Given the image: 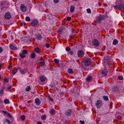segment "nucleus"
<instances>
[{
	"mask_svg": "<svg viewBox=\"0 0 124 124\" xmlns=\"http://www.w3.org/2000/svg\"><path fill=\"white\" fill-rule=\"evenodd\" d=\"M2 89L1 90H4L5 89V85H3L1 87Z\"/></svg>",
	"mask_w": 124,
	"mask_h": 124,
	"instance_id": "52",
	"label": "nucleus"
},
{
	"mask_svg": "<svg viewBox=\"0 0 124 124\" xmlns=\"http://www.w3.org/2000/svg\"><path fill=\"white\" fill-rule=\"evenodd\" d=\"M39 63L40 66L41 67H43L45 64V61L44 59L41 58L39 61Z\"/></svg>",
	"mask_w": 124,
	"mask_h": 124,
	"instance_id": "8",
	"label": "nucleus"
},
{
	"mask_svg": "<svg viewBox=\"0 0 124 124\" xmlns=\"http://www.w3.org/2000/svg\"><path fill=\"white\" fill-rule=\"evenodd\" d=\"M54 62L57 64H58L59 63V60L58 59H54Z\"/></svg>",
	"mask_w": 124,
	"mask_h": 124,
	"instance_id": "35",
	"label": "nucleus"
},
{
	"mask_svg": "<svg viewBox=\"0 0 124 124\" xmlns=\"http://www.w3.org/2000/svg\"><path fill=\"white\" fill-rule=\"evenodd\" d=\"M103 98L105 101H107L108 100V97L107 96H103Z\"/></svg>",
	"mask_w": 124,
	"mask_h": 124,
	"instance_id": "29",
	"label": "nucleus"
},
{
	"mask_svg": "<svg viewBox=\"0 0 124 124\" xmlns=\"http://www.w3.org/2000/svg\"><path fill=\"white\" fill-rule=\"evenodd\" d=\"M2 65V63H1L0 64V70L1 69V67Z\"/></svg>",
	"mask_w": 124,
	"mask_h": 124,
	"instance_id": "58",
	"label": "nucleus"
},
{
	"mask_svg": "<svg viewBox=\"0 0 124 124\" xmlns=\"http://www.w3.org/2000/svg\"><path fill=\"white\" fill-rule=\"evenodd\" d=\"M70 48L69 47H67L66 48V51H70Z\"/></svg>",
	"mask_w": 124,
	"mask_h": 124,
	"instance_id": "43",
	"label": "nucleus"
},
{
	"mask_svg": "<svg viewBox=\"0 0 124 124\" xmlns=\"http://www.w3.org/2000/svg\"><path fill=\"white\" fill-rule=\"evenodd\" d=\"M38 21L36 19H34L32 20L31 22V25L35 27H36L38 24Z\"/></svg>",
	"mask_w": 124,
	"mask_h": 124,
	"instance_id": "2",
	"label": "nucleus"
},
{
	"mask_svg": "<svg viewBox=\"0 0 124 124\" xmlns=\"http://www.w3.org/2000/svg\"><path fill=\"white\" fill-rule=\"evenodd\" d=\"M22 53L24 54H25L27 53V52L26 50L24 49L22 51Z\"/></svg>",
	"mask_w": 124,
	"mask_h": 124,
	"instance_id": "33",
	"label": "nucleus"
},
{
	"mask_svg": "<svg viewBox=\"0 0 124 124\" xmlns=\"http://www.w3.org/2000/svg\"><path fill=\"white\" fill-rule=\"evenodd\" d=\"M18 70V68L17 69L14 70L12 72V74L13 75L15 74L17 72Z\"/></svg>",
	"mask_w": 124,
	"mask_h": 124,
	"instance_id": "28",
	"label": "nucleus"
},
{
	"mask_svg": "<svg viewBox=\"0 0 124 124\" xmlns=\"http://www.w3.org/2000/svg\"><path fill=\"white\" fill-rule=\"evenodd\" d=\"M41 119L43 120H45L46 119V117L45 115H42L41 117Z\"/></svg>",
	"mask_w": 124,
	"mask_h": 124,
	"instance_id": "30",
	"label": "nucleus"
},
{
	"mask_svg": "<svg viewBox=\"0 0 124 124\" xmlns=\"http://www.w3.org/2000/svg\"><path fill=\"white\" fill-rule=\"evenodd\" d=\"M20 56L21 58H24L25 57V55L23 54V53H22L20 54Z\"/></svg>",
	"mask_w": 124,
	"mask_h": 124,
	"instance_id": "36",
	"label": "nucleus"
},
{
	"mask_svg": "<svg viewBox=\"0 0 124 124\" xmlns=\"http://www.w3.org/2000/svg\"><path fill=\"white\" fill-rule=\"evenodd\" d=\"M70 62L72 63H74L75 62V61L74 60H72L70 61Z\"/></svg>",
	"mask_w": 124,
	"mask_h": 124,
	"instance_id": "57",
	"label": "nucleus"
},
{
	"mask_svg": "<svg viewBox=\"0 0 124 124\" xmlns=\"http://www.w3.org/2000/svg\"><path fill=\"white\" fill-rule=\"evenodd\" d=\"M91 60L89 58H86L85 60V64L87 66H89L91 62Z\"/></svg>",
	"mask_w": 124,
	"mask_h": 124,
	"instance_id": "6",
	"label": "nucleus"
},
{
	"mask_svg": "<svg viewBox=\"0 0 124 124\" xmlns=\"http://www.w3.org/2000/svg\"><path fill=\"white\" fill-rule=\"evenodd\" d=\"M117 118L120 120H121L122 119V117L120 115L118 116L117 117Z\"/></svg>",
	"mask_w": 124,
	"mask_h": 124,
	"instance_id": "45",
	"label": "nucleus"
},
{
	"mask_svg": "<svg viewBox=\"0 0 124 124\" xmlns=\"http://www.w3.org/2000/svg\"><path fill=\"white\" fill-rule=\"evenodd\" d=\"M117 1L116 2V5L115 6H113V7L115 8L116 7H118V6L120 5L121 4V1H120V0H116Z\"/></svg>",
	"mask_w": 124,
	"mask_h": 124,
	"instance_id": "9",
	"label": "nucleus"
},
{
	"mask_svg": "<svg viewBox=\"0 0 124 124\" xmlns=\"http://www.w3.org/2000/svg\"><path fill=\"white\" fill-rule=\"evenodd\" d=\"M79 123L80 124H85V122L84 121L80 120Z\"/></svg>",
	"mask_w": 124,
	"mask_h": 124,
	"instance_id": "41",
	"label": "nucleus"
},
{
	"mask_svg": "<svg viewBox=\"0 0 124 124\" xmlns=\"http://www.w3.org/2000/svg\"><path fill=\"white\" fill-rule=\"evenodd\" d=\"M87 12L88 13H91V11L90 8H88L86 9Z\"/></svg>",
	"mask_w": 124,
	"mask_h": 124,
	"instance_id": "40",
	"label": "nucleus"
},
{
	"mask_svg": "<svg viewBox=\"0 0 124 124\" xmlns=\"http://www.w3.org/2000/svg\"><path fill=\"white\" fill-rule=\"evenodd\" d=\"M48 99L49 100V101H52L53 100V98L50 96H49L48 98Z\"/></svg>",
	"mask_w": 124,
	"mask_h": 124,
	"instance_id": "47",
	"label": "nucleus"
},
{
	"mask_svg": "<svg viewBox=\"0 0 124 124\" xmlns=\"http://www.w3.org/2000/svg\"><path fill=\"white\" fill-rule=\"evenodd\" d=\"M100 43L98 40L96 39H94L93 40L92 44L94 46L98 47L99 46Z\"/></svg>",
	"mask_w": 124,
	"mask_h": 124,
	"instance_id": "1",
	"label": "nucleus"
},
{
	"mask_svg": "<svg viewBox=\"0 0 124 124\" xmlns=\"http://www.w3.org/2000/svg\"><path fill=\"white\" fill-rule=\"evenodd\" d=\"M73 114V111L71 109H69L65 113V114L67 116H70Z\"/></svg>",
	"mask_w": 124,
	"mask_h": 124,
	"instance_id": "4",
	"label": "nucleus"
},
{
	"mask_svg": "<svg viewBox=\"0 0 124 124\" xmlns=\"http://www.w3.org/2000/svg\"><path fill=\"white\" fill-rule=\"evenodd\" d=\"M73 36L72 35H70V38L71 39H72L73 38Z\"/></svg>",
	"mask_w": 124,
	"mask_h": 124,
	"instance_id": "56",
	"label": "nucleus"
},
{
	"mask_svg": "<svg viewBox=\"0 0 124 124\" xmlns=\"http://www.w3.org/2000/svg\"><path fill=\"white\" fill-rule=\"evenodd\" d=\"M6 121L9 124H11V123L10 122V121L9 120H8L7 119H6Z\"/></svg>",
	"mask_w": 124,
	"mask_h": 124,
	"instance_id": "42",
	"label": "nucleus"
},
{
	"mask_svg": "<svg viewBox=\"0 0 124 124\" xmlns=\"http://www.w3.org/2000/svg\"><path fill=\"white\" fill-rule=\"evenodd\" d=\"M11 88V86H10L9 87L7 88L6 91H8Z\"/></svg>",
	"mask_w": 124,
	"mask_h": 124,
	"instance_id": "48",
	"label": "nucleus"
},
{
	"mask_svg": "<svg viewBox=\"0 0 124 124\" xmlns=\"http://www.w3.org/2000/svg\"><path fill=\"white\" fill-rule=\"evenodd\" d=\"M34 50L36 52L38 53H39L41 52L40 49L38 47L35 49Z\"/></svg>",
	"mask_w": 124,
	"mask_h": 124,
	"instance_id": "19",
	"label": "nucleus"
},
{
	"mask_svg": "<svg viewBox=\"0 0 124 124\" xmlns=\"http://www.w3.org/2000/svg\"><path fill=\"white\" fill-rule=\"evenodd\" d=\"M42 38L41 35L40 34H37L36 35L35 38L36 39H37L39 40H40Z\"/></svg>",
	"mask_w": 124,
	"mask_h": 124,
	"instance_id": "15",
	"label": "nucleus"
},
{
	"mask_svg": "<svg viewBox=\"0 0 124 124\" xmlns=\"http://www.w3.org/2000/svg\"><path fill=\"white\" fill-rule=\"evenodd\" d=\"M54 2L55 3H58L59 2V0H53Z\"/></svg>",
	"mask_w": 124,
	"mask_h": 124,
	"instance_id": "50",
	"label": "nucleus"
},
{
	"mask_svg": "<svg viewBox=\"0 0 124 124\" xmlns=\"http://www.w3.org/2000/svg\"><path fill=\"white\" fill-rule=\"evenodd\" d=\"M21 119L23 120H25V116L24 115H22L20 116Z\"/></svg>",
	"mask_w": 124,
	"mask_h": 124,
	"instance_id": "37",
	"label": "nucleus"
},
{
	"mask_svg": "<svg viewBox=\"0 0 124 124\" xmlns=\"http://www.w3.org/2000/svg\"><path fill=\"white\" fill-rule=\"evenodd\" d=\"M10 48L13 50H15L16 49V47H15L14 46L11 44H10L9 46Z\"/></svg>",
	"mask_w": 124,
	"mask_h": 124,
	"instance_id": "20",
	"label": "nucleus"
},
{
	"mask_svg": "<svg viewBox=\"0 0 124 124\" xmlns=\"http://www.w3.org/2000/svg\"><path fill=\"white\" fill-rule=\"evenodd\" d=\"M46 46L47 48H48L50 46L49 44L46 43Z\"/></svg>",
	"mask_w": 124,
	"mask_h": 124,
	"instance_id": "46",
	"label": "nucleus"
},
{
	"mask_svg": "<svg viewBox=\"0 0 124 124\" xmlns=\"http://www.w3.org/2000/svg\"><path fill=\"white\" fill-rule=\"evenodd\" d=\"M102 104V101L100 100L97 101V102L96 103V105L97 108H99Z\"/></svg>",
	"mask_w": 124,
	"mask_h": 124,
	"instance_id": "11",
	"label": "nucleus"
},
{
	"mask_svg": "<svg viewBox=\"0 0 124 124\" xmlns=\"http://www.w3.org/2000/svg\"><path fill=\"white\" fill-rule=\"evenodd\" d=\"M3 49L2 47H0V53H1L3 51Z\"/></svg>",
	"mask_w": 124,
	"mask_h": 124,
	"instance_id": "49",
	"label": "nucleus"
},
{
	"mask_svg": "<svg viewBox=\"0 0 124 124\" xmlns=\"http://www.w3.org/2000/svg\"><path fill=\"white\" fill-rule=\"evenodd\" d=\"M39 78L41 81H44L45 80V77L43 75L40 76Z\"/></svg>",
	"mask_w": 124,
	"mask_h": 124,
	"instance_id": "17",
	"label": "nucleus"
},
{
	"mask_svg": "<svg viewBox=\"0 0 124 124\" xmlns=\"http://www.w3.org/2000/svg\"><path fill=\"white\" fill-rule=\"evenodd\" d=\"M105 16L103 15H100L97 18V20L98 21L100 22L101 20H103L105 18Z\"/></svg>",
	"mask_w": 124,
	"mask_h": 124,
	"instance_id": "7",
	"label": "nucleus"
},
{
	"mask_svg": "<svg viewBox=\"0 0 124 124\" xmlns=\"http://www.w3.org/2000/svg\"><path fill=\"white\" fill-rule=\"evenodd\" d=\"M71 18L70 17H68L67 18V20L68 21H69L70 20Z\"/></svg>",
	"mask_w": 124,
	"mask_h": 124,
	"instance_id": "51",
	"label": "nucleus"
},
{
	"mask_svg": "<svg viewBox=\"0 0 124 124\" xmlns=\"http://www.w3.org/2000/svg\"><path fill=\"white\" fill-rule=\"evenodd\" d=\"M101 74L103 77L107 75L106 72L104 71H102Z\"/></svg>",
	"mask_w": 124,
	"mask_h": 124,
	"instance_id": "27",
	"label": "nucleus"
},
{
	"mask_svg": "<svg viewBox=\"0 0 124 124\" xmlns=\"http://www.w3.org/2000/svg\"><path fill=\"white\" fill-rule=\"evenodd\" d=\"M52 88H55V86H54L53 85H52Z\"/></svg>",
	"mask_w": 124,
	"mask_h": 124,
	"instance_id": "59",
	"label": "nucleus"
},
{
	"mask_svg": "<svg viewBox=\"0 0 124 124\" xmlns=\"http://www.w3.org/2000/svg\"><path fill=\"white\" fill-rule=\"evenodd\" d=\"M2 112L3 113H4V114H6L7 113V112H6V111H3Z\"/></svg>",
	"mask_w": 124,
	"mask_h": 124,
	"instance_id": "55",
	"label": "nucleus"
},
{
	"mask_svg": "<svg viewBox=\"0 0 124 124\" xmlns=\"http://www.w3.org/2000/svg\"><path fill=\"white\" fill-rule=\"evenodd\" d=\"M31 58H34L35 57V54L34 53H31Z\"/></svg>",
	"mask_w": 124,
	"mask_h": 124,
	"instance_id": "34",
	"label": "nucleus"
},
{
	"mask_svg": "<svg viewBox=\"0 0 124 124\" xmlns=\"http://www.w3.org/2000/svg\"><path fill=\"white\" fill-rule=\"evenodd\" d=\"M18 69L21 72V73L23 74H25L27 71V70L25 69H24L23 70H22L19 67H18Z\"/></svg>",
	"mask_w": 124,
	"mask_h": 124,
	"instance_id": "14",
	"label": "nucleus"
},
{
	"mask_svg": "<svg viewBox=\"0 0 124 124\" xmlns=\"http://www.w3.org/2000/svg\"><path fill=\"white\" fill-rule=\"evenodd\" d=\"M4 93V90H1L0 91V95L2 96Z\"/></svg>",
	"mask_w": 124,
	"mask_h": 124,
	"instance_id": "38",
	"label": "nucleus"
},
{
	"mask_svg": "<svg viewBox=\"0 0 124 124\" xmlns=\"http://www.w3.org/2000/svg\"><path fill=\"white\" fill-rule=\"evenodd\" d=\"M5 17L7 20H9L11 18L10 14L9 12H8L5 14Z\"/></svg>",
	"mask_w": 124,
	"mask_h": 124,
	"instance_id": "5",
	"label": "nucleus"
},
{
	"mask_svg": "<svg viewBox=\"0 0 124 124\" xmlns=\"http://www.w3.org/2000/svg\"><path fill=\"white\" fill-rule=\"evenodd\" d=\"M35 103L37 105H40L41 103V101L38 98H36L35 99Z\"/></svg>",
	"mask_w": 124,
	"mask_h": 124,
	"instance_id": "10",
	"label": "nucleus"
},
{
	"mask_svg": "<svg viewBox=\"0 0 124 124\" xmlns=\"http://www.w3.org/2000/svg\"><path fill=\"white\" fill-rule=\"evenodd\" d=\"M73 53V51H71L70 52V54L71 55H72Z\"/></svg>",
	"mask_w": 124,
	"mask_h": 124,
	"instance_id": "53",
	"label": "nucleus"
},
{
	"mask_svg": "<svg viewBox=\"0 0 124 124\" xmlns=\"http://www.w3.org/2000/svg\"><path fill=\"white\" fill-rule=\"evenodd\" d=\"M92 79V76H89L87 77L86 78L85 80L87 82L89 83L91 81Z\"/></svg>",
	"mask_w": 124,
	"mask_h": 124,
	"instance_id": "13",
	"label": "nucleus"
},
{
	"mask_svg": "<svg viewBox=\"0 0 124 124\" xmlns=\"http://www.w3.org/2000/svg\"><path fill=\"white\" fill-rule=\"evenodd\" d=\"M8 8V7H5L4 6L1 8V10H2L3 11H5L7 10Z\"/></svg>",
	"mask_w": 124,
	"mask_h": 124,
	"instance_id": "24",
	"label": "nucleus"
},
{
	"mask_svg": "<svg viewBox=\"0 0 124 124\" xmlns=\"http://www.w3.org/2000/svg\"><path fill=\"white\" fill-rule=\"evenodd\" d=\"M68 72L70 74L72 73H73V70L72 69H69L68 70Z\"/></svg>",
	"mask_w": 124,
	"mask_h": 124,
	"instance_id": "23",
	"label": "nucleus"
},
{
	"mask_svg": "<svg viewBox=\"0 0 124 124\" xmlns=\"http://www.w3.org/2000/svg\"><path fill=\"white\" fill-rule=\"evenodd\" d=\"M85 52L82 50H79L77 52V55L78 57L81 58L84 55Z\"/></svg>",
	"mask_w": 124,
	"mask_h": 124,
	"instance_id": "3",
	"label": "nucleus"
},
{
	"mask_svg": "<svg viewBox=\"0 0 124 124\" xmlns=\"http://www.w3.org/2000/svg\"><path fill=\"white\" fill-rule=\"evenodd\" d=\"M8 116L10 117L11 118L12 117V116L9 113L7 112L6 114Z\"/></svg>",
	"mask_w": 124,
	"mask_h": 124,
	"instance_id": "44",
	"label": "nucleus"
},
{
	"mask_svg": "<svg viewBox=\"0 0 124 124\" xmlns=\"http://www.w3.org/2000/svg\"><path fill=\"white\" fill-rule=\"evenodd\" d=\"M118 41L117 39H115L114 40L113 42V44L114 45H116L117 44Z\"/></svg>",
	"mask_w": 124,
	"mask_h": 124,
	"instance_id": "21",
	"label": "nucleus"
},
{
	"mask_svg": "<svg viewBox=\"0 0 124 124\" xmlns=\"http://www.w3.org/2000/svg\"><path fill=\"white\" fill-rule=\"evenodd\" d=\"M118 78L119 80H122L123 79V77L122 76H118Z\"/></svg>",
	"mask_w": 124,
	"mask_h": 124,
	"instance_id": "39",
	"label": "nucleus"
},
{
	"mask_svg": "<svg viewBox=\"0 0 124 124\" xmlns=\"http://www.w3.org/2000/svg\"><path fill=\"white\" fill-rule=\"evenodd\" d=\"M8 79L7 78H6L4 79V81L3 82V84L4 85L6 84L7 82H8Z\"/></svg>",
	"mask_w": 124,
	"mask_h": 124,
	"instance_id": "25",
	"label": "nucleus"
},
{
	"mask_svg": "<svg viewBox=\"0 0 124 124\" xmlns=\"http://www.w3.org/2000/svg\"><path fill=\"white\" fill-rule=\"evenodd\" d=\"M31 89V87L30 86H27L26 88L25 89L26 91H29Z\"/></svg>",
	"mask_w": 124,
	"mask_h": 124,
	"instance_id": "26",
	"label": "nucleus"
},
{
	"mask_svg": "<svg viewBox=\"0 0 124 124\" xmlns=\"http://www.w3.org/2000/svg\"><path fill=\"white\" fill-rule=\"evenodd\" d=\"M20 7L21 10L23 12H25L26 11V8L24 5H22Z\"/></svg>",
	"mask_w": 124,
	"mask_h": 124,
	"instance_id": "12",
	"label": "nucleus"
},
{
	"mask_svg": "<svg viewBox=\"0 0 124 124\" xmlns=\"http://www.w3.org/2000/svg\"><path fill=\"white\" fill-rule=\"evenodd\" d=\"M37 124H42V123L41 122L39 121L37 123Z\"/></svg>",
	"mask_w": 124,
	"mask_h": 124,
	"instance_id": "54",
	"label": "nucleus"
},
{
	"mask_svg": "<svg viewBox=\"0 0 124 124\" xmlns=\"http://www.w3.org/2000/svg\"><path fill=\"white\" fill-rule=\"evenodd\" d=\"M75 10V7L73 5H71L70 7V12L73 13Z\"/></svg>",
	"mask_w": 124,
	"mask_h": 124,
	"instance_id": "18",
	"label": "nucleus"
},
{
	"mask_svg": "<svg viewBox=\"0 0 124 124\" xmlns=\"http://www.w3.org/2000/svg\"><path fill=\"white\" fill-rule=\"evenodd\" d=\"M118 7L119 9L120 10L123 11L124 10V7L123 6L121 5Z\"/></svg>",
	"mask_w": 124,
	"mask_h": 124,
	"instance_id": "22",
	"label": "nucleus"
},
{
	"mask_svg": "<svg viewBox=\"0 0 124 124\" xmlns=\"http://www.w3.org/2000/svg\"><path fill=\"white\" fill-rule=\"evenodd\" d=\"M25 20L28 22H30V18L29 16H27L25 17Z\"/></svg>",
	"mask_w": 124,
	"mask_h": 124,
	"instance_id": "31",
	"label": "nucleus"
},
{
	"mask_svg": "<svg viewBox=\"0 0 124 124\" xmlns=\"http://www.w3.org/2000/svg\"><path fill=\"white\" fill-rule=\"evenodd\" d=\"M49 112L51 116H52L55 114L54 110V109H51Z\"/></svg>",
	"mask_w": 124,
	"mask_h": 124,
	"instance_id": "16",
	"label": "nucleus"
},
{
	"mask_svg": "<svg viewBox=\"0 0 124 124\" xmlns=\"http://www.w3.org/2000/svg\"><path fill=\"white\" fill-rule=\"evenodd\" d=\"M4 102L5 104H8L9 102V100L8 99H5L4 100Z\"/></svg>",
	"mask_w": 124,
	"mask_h": 124,
	"instance_id": "32",
	"label": "nucleus"
}]
</instances>
